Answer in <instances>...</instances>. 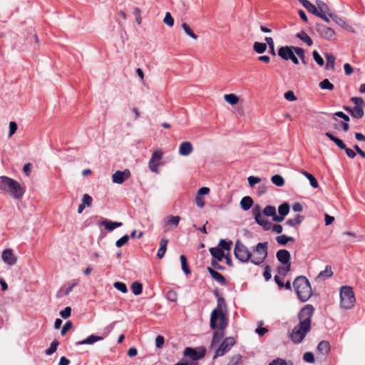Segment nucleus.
<instances>
[{"instance_id":"10","label":"nucleus","mask_w":365,"mask_h":365,"mask_svg":"<svg viewBox=\"0 0 365 365\" xmlns=\"http://www.w3.org/2000/svg\"><path fill=\"white\" fill-rule=\"evenodd\" d=\"M294 46H282L278 50V55L284 60L290 59L294 64H299V60L294 54Z\"/></svg>"},{"instance_id":"6","label":"nucleus","mask_w":365,"mask_h":365,"mask_svg":"<svg viewBox=\"0 0 365 365\" xmlns=\"http://www.w3.org/2000/svg\"><path fill=\"white\" fill-rule=\"evenodd\" d=\"M267 242H259L253 248V255H252L251 262L259 265L262 264L267 257Z\"/></svg>"},{"instance_id":"40","label":"nucleus","mask_w":365,"mask_h":365,"mask_svg":"<svg viewBox=\"0 0 365 365\" xmlns=\"http://www.w3.org/2000/svg\"><path fill=\"white\" fill-rule=\"evenodd\" d=\"M130 289L135 295H139L142 293L143 285L138 282H135L131 284Z\"/></svg>"},{"instance_id":"22","label":"nucleus","mask_w":365,"mask_h":365,"mask_svg":"<svg viewBox=\"0 0 365 365\" xmlns=\"http://www.w3.org/2000/svg\"><path fill=\"white\" fill-rule=\"evenodd\" d=\"M207 269L210 274L211 275V277L217 282H219L221 284H226V279L222 274L219 273L218 272L215 271L211 267H207Z\"/></svg>"},{"instance_id":"34","label":"nucleus","mask_w":365,"mask_h":365,"mask_svg":"<svg viewBox=\"0 0 365 365\" xmlns=\"http://www.w3.org/2000/svg\"><path fill=\"white\" fill-rule=\"evenodd\" d=\"M224 100L227 103L233 106L236 105L239 102V97L234 93L225 94L224 96Z\"/></svg>"},{"instance_id":"32","label":"nucleus","mask_w":365,"mask_h":365,"mask_svg":"<svg viewBox=\"0 0 365 365\" xmlns=\"http://www.w3.org/2000/svg\"><path fill=\"white\" fill-rule=\"evenodd\" d=\"M325 135L329 138L331 141L334 142L336 145L341 150H344L346 148V144L341 139L335 137L333 134L329 132H327Z\"/></svg>"},{"instance_id":"26","label":"nucleus","mask_w":365,"mask_h":365,"mask_svg":"<svg viewBox=\"0 0 365 365\" xmlns=\"http://www.w3.org/2000/svg\"><path fill=\"white\" fill-rule=\"evenodd\" d=\"M317 351L322 355H327L330 351V344L328 341H322L317 346Z\"/></svg>"},{"instance_id":"33","label":"nucleus","mask_w":365,"mask_h":365,"mask_svg":"<svg viewBox=\"0 0 365 365\" xmlns=\"http://www.w3.org/2000/svg\"><path fill=\"white\" fill-rule=\"evenodd\" d=\"M252 205H253V200L249 196L242 197V199L240 201L241 207L244 210H250L251 208V207L252 206Z\"/></svg>"},{"instance_id":"60","label":"nucleus","mask_w":365,"mask_h":365,"mask_svg":"<svg viewBox=\"0 0 365 365\" xmlns=\"http://www.w3.org/2000/svg\"><path fill=\"white\" fill-rule=\"evenodd\" d=\"M17 130V124L11 121L9 123V137H11L16 131Z\"/></svg>"},{"instance_id":"56","label":"nucleus","mask_w":365,"mask_h":365,"mask_svg":"<svg viewBox=\"0 0 365 365\" xmlns=\"http://www.w3.org/2000/svg\"><path fill=\"white\" fill-rule=\"evenodd\" d=\"M303 359L308 363L314 362V356L312 352H305L303 356Z\"/></svg>"},{"instance_id":"27","label":"nucleus","mask_w":365,"mask_h":365,"mask_svg":"<svg viewBox=\"0 0 365 365\" xmlns=\"http://www.w3.org/2000/svg\"><path fill=\"white\" fill-rule=\"evenodd\" d=\"M333 275V272L330 265H327L325 269L320 272L316 277V280L325 279L331 277Z\"/></svg>"},{"instance_id":"14","label":"nucleus","mask_w":365,"mask_h":365,"mask_svg":"<svg viewBox=\"0 0 365 365\" xmlns=\"http://www.w3.org/2000/svg\"><path fill=\"white\" fill-rule=\"evenodd\" d=\"M180 220V217L178 215L167 216L163 220L164 232H168L176 228L178 226Z\"/></svg>"},{"instance_id":"36","label":"nucleus","mask_w":365,"mask_h":365,"mask_svg":"<svg viewBox=\"0 0 365 365\" xmlns=\"http://www.w3.org/2000/svg\"><path fill=\"white\" fill-rule=\"evenodd\" d=\"M276 241L281 245H285L289 242H294V238L292 237H288L285 235H282L276 237Z\"/></svg>"},{"instance_id":"12","label":"nucleus","mask_w":365,"mask_h":365,"mask_svg":"<svg viewBox=\"0 0 365 365\" xmlns=\"http://www.w3.org/2000/svg\"><path fill=\"white\" fill-rule=\"evenodd\" d=\"M317 7L318 9L317 16L327 22H329V17H333V14L330 11L329 6L322 1L317 0L316 1Z\"/></svg>"},{"instance_id":"51","label":"nucleus","mask_w":365,"mask_h":365,"mask_svg":"<svg viewBox=\"0 0 365 365\" xmlns=\"http://www.w3.org/2000/svg\"><path fill=\"white\" fill-rule=\"evenodd\" d=\"M312 55H313V58H314V61L317 62V63L319 66H324V59L317 51H314L312 53Z\"/></svg>"},{"instance_id":"18","label":"nucleus","mask_w":365,"mask_h":365,"mask_svg":"<svg viewBox=\"0 0 365 365\" xmlns=\"http://www.w3.org/2000/svg\"><path fill=\"white\" fill-rule=\"evenodd\" d=\"M2 260L8 265H14L16 263L17 258L14 256L11 249H6L1 255Z\"/></svg>"},{"instance_id":"25","label":"nucleus","mask_w":365,"mask_h":365,"mask_svg":"<svg viewBox=\"0 0 365 365\" xmlns=\"http://www.w3.org/2000/svg\"><path fill=\"white\" fill-rule=\"evenodd\" d=\"M101 224L108 231H113L115 228L121 227L123 225L122 222H112L106 219L102 220Z\"/></svg>"},{"instance_id":"11","label":"nucleus","mask_w":365,"mask_h":365,"mask_svg":"<svg viewBox=\"0 0 365 365\" xmlns=\"http://www.w3.org/2000/svg\"><path fill=\"white\" fill-rule=\"evenodd\" d=\"M235 340L233 337L229 336L224 339L220 346L215 351L214 358L222 356L227 353L235 345Z\"/></svg>"},{"instance_id":"29","label":"nucleus","mask_w":365,"mask_h":365,"mask_svg":"<svg viewBox=\"0 0 365 365\" xmlns=\"http://www.w3.org/2000/svg\"><path fill=\"white\" fill-rule=\"evenodd\" d=\"M103 339V336H96V335H91L86 339L78 341L76 343L77 345H83V344H92L96 341H101Z\"/></svg>"},{"instance_id":"1","label":"nucleus","mask_w":365,"mask_h":365,"mask_svg":"<svg viewBox=\"0 0 365 365\" xmlns=\"http://www.w3.org/2000/svg\"><path fill=\"white\" fill-rule=\"evenodd\" d=\"M225 307V300L218 297L217 307L212 310L210 315V326L211 329L215 330L211 342L212 348L220 344L225 334V329L229 322L226 314L223 312V307Z\"/></svg>"},{"instance_id":"61","label":"nucleus","mask_w":365,"mask_h":365,"mask_svg":"<svg viewBox=\"0 0 365 365\" xmlns=\"http://www.w3.org/2000/svg\"><path fill=\"white\" fill-rule=\"evenodd\" d=\"M165 343V339L163 336L158 335L155 339V346L157 348L160 349Z\"/></svg>"},{"instance_id":"23","label":"nucleus","mask_w":365,"mask_h":365,"mask_svg":"<svg viewBox=\"0 0 365 365\" xmlns=\"http://www.w3.org/2000/svg\"><path fill=\"white\" fill-rule=\"evenodd\" d=\"M209 251L212 257L217 261H222V259L225 257L224 251L222 250V248H219L218 247H211L210 248Z\"/></svg>"},{"instance_id":"17","label":"nucleus","mask_w":365,"mask_h":365,"mask_svg":"<svg viewBox=\"0 0 365 365\" xmlns=\"http://www.w3.org/2000/svg\"><path fill=\"white\" fill-rule=\"evenodd\" d=\"M130 177V172L125 169L123 171L118 170L112 175L113 182L116 184H122Z\"/></svg>"},{"instance_id":"58","label":"nucleus","mask_w":365,"mask_h":365,"mask_svg":"<svg viewBox=\"0 0 365 365\" xmlns=\"http://www.w3.org/2000/svg\"><path fill=\"white\" fill-rule=\"evenodd\" d=\"M71 309L70 307H66L63 310L60 312V315L63 319H67L71 316Z\"/></svg>"},{"instance_id":"48","label":"nucleus","mask_w":365,"mask_h":365,"mask_svg":"<svg viewBox=\"0 0 365 365\" xmlns=\"http://www.w3.org/2000/svg\"><path fill=\"white\" fill-rule=\"evenodd\" d=\"M58 344L59 342L57 340L53 341L50 345V347L45 351L46 354H53L56 351Z\"/></svg>"},{"instance_id":"3","label":"nucleus","mask_w":365,"mask_h":365,"mask_svg":"<svg viewBox=\"0 0 365 365\" xmlns=\"http://www.w3.org/2000/svg\"><path fill=\"white\" fill-rule=\"evenodd\" d=\"M293 286L301 302H307L312 295L310 282L304 276L297 277L293 282Z\"/></svg>"},{"instance_id":"2","label":"nucleus","mask_w":365,"mask_h":365,"mask_svg":"<svg viewBox=\"0 0 365 365\" xmlns=\"http://www.w3.org/2000/svg\"><path fill=\"white\" fill-rule=\"evenodd\" d=\"M314 311V309L312 305L307 304L299 312V323L294 327L290 334V339L294 343L299 344L302 342L310 331Z\"/></svg>"},{"instance_id":"28","label":"nucleus","mask_w":365,"mask_h":365,"mask_svg":"<svg viewBox=\"0 0 365 365\" xmlns=\"http://www.w3.org/2000/svg\"><path fill=\"white\" fill-rule=\"evenodd\" d=\"M169 242V240L165 237L162 238L161 240H160V247L158 249V257L159 259H162L165 254V252L167 250V245Z\"/></svg>"},{"instance_id":"15","label":"nucleus","mask_w":365,"mask_h":365,"mask_svg":"<svg viewBox=\"0 0 365 365\" xmlns=\"http://www.w3.org/2000/svg\"><path fill=\"white\" fill-rule=\"evenodd\" d=\"M162 158L163 152L160 150H156L153 153L152 157L149 161V168L152 172L155 173H158L159 161Z\"/></svg>"},{"instance_id":"62","label":"nucleus","mask_w":365,"mask_h":365,"mask_svg":"<svg viewBox=\"0 0 365 365\" xmlns=\"http://www.w3.org/2000/svg\"><path fill=\"white\" fill-rule=\"evenodd\" d=\"M263 276L264 277V279L266 281H269L271 279V268L269 265H267L264 267V271L263 272Z\"/></svg>"},{"instance_id":"52","label":"nucleus","mask_w":365,"mask_h":365,"mask_svg":"<svg viewBox=\"0 0 365 365\" xmlns=\"http://www.w3.org/2000/svg\"><path fill=\"white\" fill-rule=\"evenodd\" d=\"M163 22L168 26L172 27L174 25V19L170 12H167L163 19Z\"/></svg>"},{"instance_id":"16","label":"nucleus","mask_w":365,"mask_h":365,"mask_svg":"<svg viewBox=\"0 0 365 365\" xmlns=\"http://www.w3.org/2000/svg\"><path fill=\"white\" fill-rule=\"evenodd\" d=\"M205 354V351L204 349H201L200 351H197L195 349L187 347L184 351V356L189 357L192 361H196L203 358Z\"/></svg>"},{"instance_id":"31","label":"nucleus","mask_w":365,"mask_h":365,"mask_svg":"<svg viewBox=\"0 0 365 365\" xmlns=\"http://www.w3.org/2000/svg\"><path fill=\"white\" fill-rule=\"evenodd\" d=\"M304 217L302 215L297 214L294 218H290L286 222V225L292 227H297L300 225L304 220Z\"/></svg>"},{"instance_id":"50","label":"nucleus","mask_w":365,"mask_h":365,"mask_svg":"<svg viewBox=\"0 0 365 365\" xmlns=\"http://www.w3.org/2000/svg\"><path fill=\"white\" fill-rule=\"evenodd\" d=\"M114 287L122 293H126L128 292L127 287L125 283L120 282H116L113 284Z\"/></svg>"},{"instance_id":"49","label":"nucleus","mask_w":365,"mask_h":365,"mask_svg":"<svg viewBox=\"0 0 365 365\" xmlns=\"http://www.w3.org/2000/svg\"><path fill=\"white\" fill-rule=\"evenodd\" d=\"M284 267H279L277 270L279 274L285 276L291 269V264H283Z\"/></svg>"},{"instance_id":"35","label":"nucleus","mask_w":365,"mask_h":365,"mask_svg":"<svg viewBox=\"0 0 365 365\" xmlns=\"http://www.w3.org/2000/svg\"><path fill=\"white\" fill-rule=\"evenodd\" d=\"M263 215L268 216V217H272L273 220L274 221V217L277 216L276 214V208L274 206L272 205H267L264 207V209L262 210Z\"/></svg>"},{"instance_id":"42","label":"nucleus","mask_w":365,"mask_h":365,"mask_svg":"<svg viewBox=\"0 0 365 365\" xmlns=\"http://www.w3.org/2000/svg\"><path fill=\"white\" fill-rule=\"evenodd\" d=\"M294 52L299 56V58L301 59L302 63L304 65H307V62L306 60L304 50L302 48L297 47V48H294Z\"/></svg>"},{"instance_id":"21","label":"nucleus","mask_w":365,"mask_h":365,"mask_svg":"<svg viewBox=\"0 0 365 365\" xmlns=\"http://www.w3.org/2000/svg\"><path fill=\"white\" fill-rule=\"evenodd\" d=\"M193 150V147L191 143L188 141L182 142L179 148V154L182 156H187L190 155Z\"/></svg>"},{"instance_id":"7","label":"nucleus","mask_w":365,"mask_h":365,"mask_svg":"<svg viewBox=\"0 0 365 365\" xmlns=\"http://www.w3.org/2000/svg\"><path fill=\"white\" fill-rule=\"evenodd\" d=\"M234 255L239 261L243 263L248 262L252 259V253L240 240L235 242Z\"/></svg>"},{"instance_id":"38","label":"nucleus","mask_w":365,"mask_h":365,"mask_svg":"<svg viewBox=\"0 0 365 365\" xmlns=\"http://www.w3.org/2000/svg\"><path fill=\"white\" fill-rule=\"evenodd\" d=\"M319 86L322 90L332 91L334 88V84L331 83L327 78H325L323 81H322L319 83Z\"/></svg>"},{"instance_id":"8","label":"nucleus","mask_w":365,"mask_h":365,"mask_svg":"<svg viewBox=\"0 0 365 365\" xmlns=\"http://www.w3.org/2000/svg\"><path fill=\"white\" fill-rule=\"evenodd\" d=\"M351 101L355 104L353 108L344 106V108L350 113L351 116L355 118H361L364 116V101L361 97H352Z\"/></svg>"},{"instance_id":"45","label":"nucleus","mask_w":365,"mask_h":365,"mask_svg":"<svg viewBox=\"0 0 365 365\" xmlns=\"http://www.w3.org/2000/svg\"><path fill=\"white\" fill-rule=\"evenodd\" d=\"M272 183L277 186L282 187L284 185V178L279 175H273L271 178Z\"/></svg>"},{"instance_id":"41","label":"nucleus","mask_w":365,"mask_h":365,"mask_svg":"<svg viewBox=\"0 0 365 365\" xmlns=\"http://www.w3.org/2000/svg\"><path fill=\"white\" fill-rule=\"evenodd\" d=\"M182 269L185 272V274H190L191 271L189 268V266L187 264V258L185 255H181L180 257Z\"/></svg>"},{"instance_id":"24","label":"nucleus","mask_w":365,"mask_h":365,"mask_svg":"<svg viewBox=\"0 0 365 365\" xmlns=\"http://www.w3.org/2000/svg\"><path fill=\"white\" fill-rule=\"evenodd\" d=\"M302 6L310 13L317 16L318 14V9L317 6L312 4L308 0H298Z\"/></svg>"},{"instance_id":"20","label":"nucleus","mask_w":365,"mask_h":365,"mask_svg":"<svg viewBox=\"0 0 365 365\" xmlns=\"http://www.w3.org/2000/svg\"><path fill=\"white\" fill-rule=\"evenodd\" d=\"M277 260L282 264L290 263L291 255L287 250H279L276 254Z\"/></svg>"},{"instance_id":"4","label":"nucleus","mask_w":365,"mask_h":365,"mask_svg":"<svg viewBox=\"0 0 365 365\" xmlns=\"http://www.w3.org/2000/svg\"><path fill=\"white\" fill-rule=\"evenodd\" d=\"M0 190L9 193L15 199L21 198L24 193V190L20 184L7 176L0 177Z\"/></svg>"},{"instance_id":"47","label":"nucleus","mask_w":365,"mask_h":365,"mask_svg":"<svg viewBox=\"0 0 365 365\" xmlns=\"http://www.w3.org/2000/svg\"><path fill=\"white\" fill-rule=\"evenodd\" d=\"M265 41L267 42V46L268 45V47L269 48V53L272 56H276V52L274 49V43L273 41L272 38L271 37H265Z\"/></svg>"},{"instance_id":"13","label":"nucleus","mask_w":365,"mask_h":365,"mask_svg":"<svg viewBox=\"0 0 365 365\" xmlns=\"http://www.w3.org/2000/svg\"><path fill=\"white\" fill-rule=\"evenodd\" d=\"M316 30L322 38L327 40L333 41L336 38L334 31L325 25L316 24Z\"/></svg>"},{"instance_id":"46","label":"nucleus","mask_w":365,"mask_h":365,"mask_svg":"<svg viewBox=\"0 0 365 365\" xmlns=\"http://www.w3.org/2000/svg\"><path fill=\"white\" fill-rule=\"evenodd\" d=\"M182 27L184 30V31L185 32V34L189 36L190 37H191L193 39H197V36L193 32V31L190 28V26H188V24H187L186 23H183L182 24Z\"/></svg>"},{"instance_id":"30","label":"nucleus","mask_w":365,"mask_h":365,"mask_svg":"<svg viewBox=\"0 0 365 365\" xmlns=\"http://www.w3.org/2000/svg\"><path fill=\"white\" fill-rule=\"evenodd\" d=\"M325 58L327 60V64L325 66L326 70H334L335 65V56L330 53H327L324 54Z\"/></svg>"},{"instance_id":"19","label":"nucleus","mask_w":365,"mask_h":365,"mask_svg":"<svg viewBox=\"0 0 365 365\" xmlns=\"http://www.w3.org/2000/svg\"><path fill=\"white\" fill-rule=\"evenodd\" d=\"M289 209L290 207L287 202H284L280 205L278 207L279 215L274 217V221L278 222H282L284 220L285 216L289 213Z\"/></svg>"},{"instance_id":"53","label":"nucleus","mask_w":365,"mask_h":365,"mask_svg":"<svg viewBox=\"0 0 365 365\" xmlns=\"http://www.w3.org/2000/svg\"><path fill=\"white\" fill-rule=\"evenodd\" d=\"M93 199L92 197L88 195L84 194L82 198V204H83L86 207H91L92 205Z\"/></svg>"},{"instance_id":"43","label":"nucleus","mask_w":365,"mask_h":365,"mask_svg":"<svg viewBox=\"0 0 365 365\" xmlns=\"http://www.w3.org/2000/svg\"><path fill=\"white\" fill-rule=\"evenodd\" d=\"M232 242L231 240L227 241L225 240H220L218 247L222 248V250L230 251Z\"/></svg>"},{"instance_id":"63","label":"nucleus","mask_w":365,"mask_h":365,"mask_svg":"<svg viewBox=\"0 0 365 365\" xmlns=\"http://www.w3.org/2000/svg\"><path fill=\"white\" fill-rule=\"evenodd\" d=\"M284 98L289 101H294L297 100V98L293 91H289L284 93Z\"/></svg>"},{"instance_id":"57","label":"nucleus","mask_w":365,"mask_h":365,"mask_svg":"<svg viewBox=\"0 0 365 365\" xmlns=\"http://www.w3.org/2000/svg\"><path fill=\"white\" fill-rule=\"evenodd\" d=\"M133 15L135 16V21H136V23L140 25L141 24V22H142V19H141V10L139 9V8H135L134 10H133Z\"/></svg>"},{"instance_id":"37","label":"nucleus","mask_w":365,"mask_h":365,"mask_svg":"<svg viewBox=\"0 0 365 365\" xmlns=\"http://www.w3.org/2000/svg\"><path fill=\"white\" fill-rule=\"evenodd\" d=\"M267 48V43L261 42H255L253 49L257 53H263Z\"/></svg>"},{"instance_id":"55","label":"nucleus","mask_w":365,"mask_h":365,"mask_svg":"<svg viewBox=\"0 0 365 365\" xmlns=\"http://www.w3.org/2000/svg\"><path fill=\"white\" fill-rule=\"evenodd\" d=\"M250 187H254L256 184L261 182V178L256 176H250L247 178Z\"/></svg>"},{"instance_id":"64","label":"nucleus","mask_w":365,"mask_h":365,"mask_svg":"<svg viewBox=\"0 0 365 365\" xmlns=\"http://www.w3.org/2000/svg\"><path fill=\"white\" fill-rule=\"evenodd\" d=\"M32 167V164L30 163L24 165L23 170L26 176H29L31 175Z\"/></svg>"},{"instance_id":"44","label":"nucleus","mask_w":365,"mask_h":365,"mask_svg":"<svg viewBox=\"0 0 365 365\" xmlns=\"http://www.w3.org/2000/svg\"><path fill=\"white\" fill-rule=\"evenodd\" d=\"M269 365H293V362L290 360L286 361L282 358H277L272 361Z\"/></svg>"},{"instance_id":"9","label":"nucleus","mask_w":365,"mask_h":365,"mask_svg":"<svg viewBox=\"0 0 365 365\" xmlns=\"http://www.w3.org/2000/svg\"><path fill=\"white\" fill-rule=\"evenodd\" d=\"M252 215L256 222L261 225L264 230H269L272 229L273 224L262 216V208L260 205H255V207L252 209Z\"/></svg>"},{"instance_id":"39","label":"nucleus","mask_w":365,"mask_h":365,"mask_svg":"<svg viewBox=\"0 0 365 365\" xmlns=\"http://www.w3.org/2000/svg\"><path fill=\"white\" fill-rule=\"evenodd\" d=\"M297 37L306 43L308 46H312L313 43V41L312 38L305 33L304 31H302L300 33H298L297 34Z\"/></svg>"},{"instance_id":"54","label":"nucleus","mask_w":365,"mask_h":365,"mask_svg":"<svg viewBox=\"0 0 365 365\" xmlns=\"http://www.w3.org/2000/svg\"><path fill=\"white\" fill-rule=\"evenodd\" d=\"M129 240V236L127 235H123L121 238L115 242V245L118 247H120L125 245Z\"/></svg>"},{"instance_id":"5","label":"nucleus","mask_w":365,"mask_h":365,"mask_svg":"<svg viewBox=\"0 0 365 365\" xmlns=\"http://www.w3.org/2000/svg\"><path fill=\"white\" fill-rule=\"evenodd\" d=\"M356 299L352 287L342 286L340 289V305L344 309H351L355 304Z\"/></svg>"},{"instance_id":"59","label":"nucleus","mask_w":365,"mask_h":365,"mask_svg":"<svg viewBox=\"0 0 365 365\" xmlns=\"http://www.w3.org/2000/svg\"><path fill=\"white\" fill-rule=\"evenodd\" d=\"M78 280H73L71 282V284L69 285V287H67L66 289V290L64 291V295H68L70 294V292H72L73 287H75L76 285H78Z\"/></svg>"}]
</instances>
